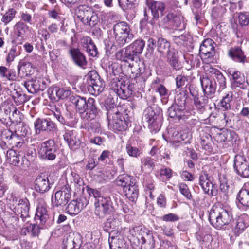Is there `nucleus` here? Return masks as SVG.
Wrapping results in <instances>:
<instances>
[{"label":"nucleus","instance_id":"473e14b6","mask_svg":"<svg viewBox=\"0 0 249 249\" xmlns=\"http://www.w3.org/2000/svg\"><path fill=\"white\" fill-rule=\"evenodd\" d=\"M0 76L10 81H15L17 79L15 72L5 66L0 67Z\"/></svg>","mask_w":249,"mask_h":249},{"label":"nucleus","instance_id":"a878e982","mask_svg":"<svg viewBox=\"0 0 249 249\" xmlns=\"http://www.w3.org/2000/svg\"><path fill=\"white\" fill-rule=\"evenodd\" d=\"M81 43L89 55L92 57H95L97 55V49L90 37H83L81 39Z\"/></svg>","mask_w":249,"mask_h":249},{"label":"nucleus","instance_id":"79ce46f5","mask_svg":"<svg viewBox=\"0 0 249 249\" xmlns=\"http://www.w3.org/2000/svg\"><path fill=\"white\" fill-rule=\"evenodd\" d=\"M16 12L14 9H10L2 16L1 21L7 24L9 23L15 17Z\"/></svg>","mask_w":249,"mask_h":249},{"label":"nucleus","instance_id":"f03ea898","mask_svg":"<svg viewBox=\"0 0 249 249\" xmlns=\"http://www.w3.org/2000/svg\"><path fill=\"white\" fill-rule=\"evenodd\" d=\"M209 219L213 227L221 229L230 223L232 219V215L220 205H214L210 210Z\"/></svg>","mask_w":249,"mask_h":249},{"label":"nucleus","instance_id":"37998d69","mask_svg":"<svg viewBox=\"0 0 249 249\" xmlns=\"http://www.w3.org/2000/svg\"><path fill=\"white\" fill-rule=\"evenodd\" d=\"M126 152L129 156L133 157H137L141 153V151L135 147H132L130 144H127L126 145Z\"/></svg>","mask_w":249,"mask_h":249},{"label":"nucleus","instance_id":"f3484780","mask_svg":"<svg viewBox=\"0 0 249 249\" xmlns=\"http://www.w3.org/2000/svg\"><path fill=\"white\" fill-rule=\"evenodd\" d=\"M3 139H5L7 142L12 146V148L21 147L23 140L21 137L16 133H13L10 130H5L2 134Z\"/></svg>","mask_w":249,"mask_h":249},{"label":"nucleus","instance_id":"b1692460","mask_svg":"<svg viewBox=\"0 0 249 249\" xmlns=\"http://www.w3.org/2000/svg\"><path fill=\"white\" fill-rule=\"evenodd\" d=\"M84 207L82 199L73 200L68 205L66 212L71 215H75L78 214Z\"/></svg>","mask_w":249,"mask_h":249},{"label":"nucleus","instance_id":"774afa93","mask_svg":"<svg viewBox=\"0 0 249 249\" xmlns=\"http://www.w3.org/2000/svg\"><path fill=\"white\" fill-rule=\"evenodd\" d=\"M125 50H120L116 54V57L117 60L125 62Z\"/></svg>","mask_w":249,"mask_h":249},{"label":"nucleus","instance_id":"6e6d98bb","mask_svg":"<svg viewBox=\"0 0 249 249\" xmlns=\"http://www.w3.org/2000/svg\"><path fill=\"white\" fill-rule=\"evenodd\" d=\"M119 6L123 10H125L132 6L133 0H118Z\"/></svg>","mask_w":249,"mask_h":249},{"label":"nucleus","instance_id":"ea45409f","mask_svg":"<svg viewBox=\"0 0 249 249\" xmlns=\"http://www.w3.org/2000/svg\"><path fill=\"white\" fill-rule=\"evenodd\" d=\"M237 199L244 206H249V191L246 189H242L239 192Z\"/></svg>","mask_w":249,"mask_h":249},{"label":"nucleus","instance_id":"13d9d810","mask_svg":"<svg viewBox=\"0 0 249 249\" xmlns=\"http://www.w3.org/2000/svg\"><path fill=\"white\" fill-rule=\"evenodd\" d=\"M136 55L132 53V52L127 47L125 49V62H129V61H133L135 60Z\"/></svg>","mask_w":249,"mask_h":249},{"label":"nucleus","instance_id":"423d86ee","mask_svg":"<svg viewBox=\"0 0 249 249\" xmlns=\"http://www.w3.org/2000/svg\"><path fill=\"white\" fill-rule=\"evenodd\" d=\"M14 30L15 36L12 42L17 45L22 44L31 33L30 27L22 21L17 22L14 26Z\"/></svg>","mask_w":249,"mask_h":249},{"label":"nucleus","instance_id":"49530a36","mask_svg":"<svg viewBox=\"0 0 249 249\" xmlns=\"http://www.w3.org/2000/svg\"><path fill=\"white\" fill-rule=\"evenodd\" d=\"M9 117L13 122L18 123L21 121L22 115L16 107L13 111L11 116H9Z\"/></svg>","mask_w":249,"mask_h":249},{"label":"nucleus","instance_id":"69168bd1","mask_svg":"<svg viewBox=\"0 0 249 249\" xmlns=\"http://www.w3.org/2000/svg\"><path fill=\"white\" fill-rule=\"evenodd\" d=\"M181 176L182 178L184 180L191 181L194 179L193 175L190 173L186 171H183L181 173Z\"/></svg>","mask_w":249,"mask_h":249},{"label":"nucleus","instance_id":"f8f14e48","mask_svg":"<svg viewBox=\"0 0 249 249\" xmlns=\"http://www.w3.org/2000/svg\"><path fill=\"white\" fill-rule=\"evenodd\" d=\"M199 184L205 193L213 196L218 194L217 186L212 182V178L208 174L203 172L199 176Z\"/></svg>","mask_w":249,"mask_h":249},{"label":"nucleus","instance_id":"4be33fe9","mask_svg":"<svg viewBox=\"0 0 249 249\" xmlns=\"http://www.w3.org/2000/svg\"><path fill=\"white\" fill-rule=\"evenodd\" d=\"M34 125L36 133H39L41 131H51L54 127L52 121L40 119H38L35 122Z\"/></svg>","mask_w":249,"mask_h":249},{"label":"nucleus","instance_id":"412c9836","mask_svg":"<svg viewBox=\"0 0 249 249\" xmlns=\"http://www.w3.org/2000/svg\"><path fill=\"white\" fill-rule=\"evenodd\" d=\"M35 188L40 193H44L50 189L48 178L44 175L37 177L36 179Z\"/></svg>","mask_w":249,"mask_h":249},{"label":"nucleus","instance_id":"052dcab7","mask_svg":"<svg viewBox=\"0 0 249 249\" xmlns=\"http://www.w3.org/2000/svg\"><path fill=\"white\" fill-rule=\"evenodd\" d=\"M176 86L178 88H179L185 84L186 78L182 75H178L176 78Z\"/></svg>","mask_w":249,"mask_h":249},{"label":"nucleus","instance_id":"603ef678","mask_svg":"<svg viewBox=\"0 0 249 249\" xmlns=\"http://www.w3.org/2000/svg\"><path fill=\"white\" fill-rule=\"evenodd\" d=\"M114 91L119 97L123 99H126L127 97V94L126 93V90L124 85H123V87L120 86L119 88L114 89Z\"/></svg>","mask_w":249,"mask_h":249},{"label":"nucleus","instance_id":"58836bf2","mask_svg":"<svg viewBox=\"0 0 249 249\" xmlns=\"http://www.w3.org/2000/svg\"><path fill=\"white\" fill-rule=\"evenodd\" d=\"M246 228L243 217H239L236 221L235 225L233 227L232 230L236 236L242 233Z\"/></svg>","mask_w":249,"mask_h":249},{"label":"nucleus","instance_id":"e2e57ef3","mask_svg":"<svg viewBox=\"0 0 249 249\" xmlns=\"http://www.w3.org/2000/svg\"><path fill=\"white\" fill-rule=\"evenodd\" d=\"M30 165V161L26 156H24L21 159V162L20 167L23 169H27Z\"/></svg>","mask_w":249,"mask_h":249},{"label":"nucleus","instance_id":"4468645a","mask_svg":"<svg viewBox=\"0 0 249 249\" xmlns=\"http://www.w3.org/2000/svg\"><path fill=\"white\" fill-rule=\"evenodd\" d=\"M234 167L240 175L244 178L249 177V161L242 155H236L234 158Z\"/></svg>","mask_w":249,"mask_h":249},{"label":"nucleus","instance_id":"09e8293b","mask_svg":"<svg viewBox=\"0 0 249 249\" xmlns=\"http://www.w3.org/2000/svg\"><path fill=\"white\" fill-rule=\"evenodd\" d=\"M12 97L15 102L18 105H21L25 101L24 95L17 91H15L14 93H12Z\"/></svg>","mask_w":249,"mask_h":249},{"label":"nucleus","instance_id":"f704fd0d","mask_svg":"<svg viewBox=\"0 0 249 249\" xmlns=\"http://www.w3.org/2000/svg\"><path fill=\"white\" fill-rule=\"evenodd\" d=\"M214 140L218 142H225L230 135V133L227 129H216L215 133L213 134Z\"/></svg>","mask_w":249,"mask_h":249},{"label":"nucleus","instance_id":"1a4fd4ad","mask_svg":"<svg viewBox=\"0 0 249 249\" xmlns=\"http://www.w3.org/2000/svg\"><path fill=\"white\" fill-rule=\"evenodd\" d=\"M83 9L79 10L78 15V18L81 22L86 25L89 26H94L98 22V18L97 15L93 11V10L88 7H83Z\"/></svg>","mask_w":249,"mask_h":249},{"label":"nucleus","instance_id":"0e129e2a","mask_svg":"<svg viewBox=\"0 0 249 249\" xmlns=\"http://www.w3.org/2000/svg\"><path fill=\"white\" fill-rule=\"evenodd\" d=\"M156 91L158 92L160 96H164L167 94L168 90L165 87L160 84L156 89Z\"/></svg>","mask_w":249,"mask_h":249},{"label":"nucleus","instance_id":"0eeeda50","mask_svg":"<svg viewBox=\"0 0 249 249\" xmlns=\"http://www.w3.org/2000/svg\"><path fill=\"white\" fill-rule=\"evenodd\" d=\"M71 197V189L67 184L52 196V201L53 206L58 207L66 204Z\"/></svg>","mask_w":249,"mask_h":249},{"label":"nucleus","instance_id":"20e7f679","mask_svg":"<svg viewBox=\"0 0 249 249\" xmlns=\"http://www.w3.org/2000/svg\"><path fill=\"white\" fill-rule=\"evenodd\" d=\"M113 33L116 43L119 47L129 43L134 37L130 25L125 21L115 24L113 27Z\"/></svg>","mask_w":249,"mask_h":249},{"label":"nucleus","instance_id":"c756f323","mask_svg":"<svg viewBox=\"0 0 249 249\" xmlns=\"http://www.w3.org/2000/svg\"><path fill=\"white\" fill-rule=\"evenodd\" d=\"M201 84L204 94L206 95H212L215 91V87L212 81L208 77L201 78Z\"/></svg>","mask_w":249,"mask_h":249},{"label":"nucleus","instance_id":"2f4dec72","mask_svg":"<svg viewBox=\"0 0 249 249\" xmlns=\"http://www.w3.org/2000/svg\"><path fill=\"white\" fill-rule=\"evenodd\" d=\"M229 54L233 60L239 62L244 63L246 58L241 49L238 47L231 49Z\"/></svg>","mask_w":249,"mask_h":249},{"label":"nucleus","instance_id":"864d4df0","mask_svg":"<svg viewBox=\"0 0 249 249\" xmlns=\"http://www.w3.org/2000/svg\"><path fill=\"white\" fill-rule=\"evenodd\" d=\"M118 234V231H112L110 233L108 242L110 249H113V248L115 247V246H114V244L115 242V240H117L116 237H117Z\"/></svg>","mask_w":249,"mask_h":249},{"label":"nucleus","instance_id":"c03bdc74","mask_svg":"<svg viewBox=\"0 0 249 249\" xmlns=\"http://www.w3.org/2000/svg\"><path fill=\"white\" fill-rule=\"evenodd\" d=\"M166 17L169 20L172 21L176 27L180 26L182 21V18L180 16L175 15L173 13H171L168 14Z\"/></svg>","mask_w":249,"mask_h":249},{"label":"nucleus","instance_id":"6e6552de","mask_svg":"<svg viewBox=\"0 0 249 249\" xmlns=\"http://www.w3.org/2000/svg\"><path fill=\"white\" fill-rule=\"evenodd\" d=\"M144 119L148 123V127L151 131L157 132L161 126V119L151 108H147L144 111Z\"/></svg>","mask_w":249,"mask_h":249},{"label":"nucleus","instance_id":"6ab92c4d","mask_svg":"<svg viewBox=\"0 0 249 249\" xmlns=\"http://www.w3.org/2000/svg\"><path fill=\"white\" fill-rule=\"evenodd\" d=\"M48 93L50 99L53 101H56L62 99L68 98L71 94V91L69 89L60 88L57 87L50 88Z\"/></svg>","mask_w":249,"mask_h":249},{"label":"nucleus","instance_id":"4c0bfd02","mask_svg":"<svg viewBox=\"0 0 249 249\" xmlns=\"http://www.w3.org/2000/svg\"><path fill=\"white\" fill-rule=\"evenodd\" d=\"M231 84L233 87H239L244 83V76L240 72L234 71L231 74Z\"/></svg>","mask_w":249,"mask_h":249},{"label":"nucleus","instance_id":"f257e3e1","mask_svg":"<svg viewBox=\"0 0 249 249\" xmlns=\"http://www.w3.org/2000/svg\"><path fill=\"white\" fill-rule=\"evenodd\" d=\"M108 126L114 131H124L130 123L128 116L121 107H113L107 109V113Z\"/></svg>","mask_w":249,"mask_h":249},{"label":"nucleus","instance_id":"a211bd4d","mask_svg":"<svg viewBox=\"0 0 249 249\" xmlns=\"http://www.w3.org/2000/svg\"><path fill=\"white\" fill-rule=\"evenodd\" d=\"M111 200L109 197L99 196L95 202L96 211L98 214H107L110 211Z\"/></svg>","mask_w":249,"mask_h":249},{"label":"nucleus","instance_id":"ddd939ff","mask_svg":"<svg viewBox=\"0 0 249 249\" xmlns=\"http://www.w3.org/2000/svg\"><path fill=\"white\" fill-rule=\"evenodd\" d=\"M74 101L76 108L80 113H83L87 110L92 111L96 110L95 101L93 98H90L87 101L85 98L76 96L74 98Z\"/></svg>","mask_w":249,"mask_h":249},{"label":"nucleus","instance_id":"cd10ccee","mask_svg":"<svg viewBox=\"0 0 249 249\" xmlns=\"http://www.w3.org/2000/svg\"><path fill=\"white\" fill-rule=\"evenodd\" d=\"M20 159L19 152L12 148L7 151L6 153V161L7 163L14 166H19Z\"/></svg>","mask_w":249,"mask_h":249},{"label":"nucleus","instance_id":"8fccbe9b","mask_svg":"<svg viewBox=\"0 0 249 249\" xmlns=\"http://www.w3.org/2000/svg\"><path fill=\"white\" fill-rule=\"evenodd\" d=\"M215 76L216 79L215 82L219 84L220 88L222 89H225L226 87V79L222 74L219 71Z\"/></svg>","mask_w":249,"mask_h":249},{"label":"nucleus","instance_id":"7ed1b4c3","mask_svg":"<svg viewBox=\"0 0 249 249\" xmlns=\"http://www.w3.org/2000/svg\"><path fill=\"white\" fill-rule=\"evenodd\" d=\"M116 184L123 189L124 195L131 201H135L139 195V189L136 179L131 176L120 175L115 180Z\"/></svg>","mask_w":249,"mask_h":249},{"label":"nucleus","instance_id":"dca6fc26","mask_svg":"<svg viewBox=\"0 0 249 249\" xmlns=\"http://www.w3.org/2000/svg\"><path fill=\"white\" fill-rule=\"evenodd\" d=\"M146 4L151 10L154 19L157 20L160 17L163 15V12L165 8L164 2L154 0H146Z\"/></svg>","mask_w":249,"mask_h":249},{"label":"nucleus","instance_id":"9d476101","mask_svg":"<svg viewBox=\"0 0 249 249\" xmlns=\"http://www.w3.org/2000/svg\"><path fill=\"white\" fill-rule=\"evenodd\" d=\"M215 43L211 39L205 40L201 45L199 53L203 62L213 59L215 54Z\"/></svg>","mask_w":249,"mask_h":249},{"label":"nucleus","instance_id":"393cba45","mask_svg":"<svg viewBox=\"0 0 249 249\" xmlns=\"http://www.w3.org/2000/svg\"><path fill=\"white\" fill-rule=\"evenodd\" d=\"M69 53L74 63L78 66L84 68L87 63L85 56L80 52L78 49H71Z\"/></svg>","mask_w":249,"mask_h":249},{"label":"nucleus","instance_id":"de8ad7c7","mask_svg":"<svg viewBox=\"0 0 249 249\" xmlns=\"http://www.w3.org/2000/svg\"><path fill=\"white\" fill-rule=\"evenodd\" d=\"M179 189L181 194L185 196L188 199H190L191 198V194L186 184L184 183L180 184L179 185Z\"/></svg>","mask_w":249,"mask_h":249},{"label":"nucleus","instance_id":"c9c22d12","mask_svg":"<svg viewBox=\"0 0 249 249\" xmlns=\"http://www.w3.org/2000/svg\"><path fill=\"white\" fill-rule=\"evenodd\" d=\"M36 218L38 219L42 224H45L48 218L45 207L42 205H39L36 208Z\"/></svg>","mask_w":249,"mask_h":249},{"label":"nucleus","instance_id":"3c124183","mask_svg":"<svg viewBox=\"0 0 249 249\" xmlns=\"http://www.w3.org/2000/svg\"><path fill=\"white\" fill-rule=\"evenodd\" d=\"M162 219L165 222H174L178 221L179 219V217L176 214L170 213L163 215L162 217Z\"/></svg>","mask_w":249,"mask_h":249},{"label":"nucleus","instance_id":"2eb2a0df","mask_svg":"<svg viewBox=\"0 0 249 249\" xmlns=\"http://www.w3.org/2000/svg\"><path fill=\"white\" fill-rule=\"evenodd\" d=\"M183 60H179V57L177 53L173 52V53H168L167 59L169 64L172 67L176 70H179L182 68H184L186 70H189L191 66H188V61L185 60V55L182 56Z\"/></svg>","mask_w":249,"mask_h":249},{"label":"nucleus","instance_id":"5fc2aeb1","mask_svg":"<svg viewBox=\"0 0 249 249\" xmlns=\"http://www.w3.org/2000/svg\"><path fill=\"white\" fill-rule=\"evenodd\" d=\"M2 107L6 114V116H10V113L13 112L16 107L11 103H4Z\"/></svg>","mask_w":249,"mask_h":249},{"label":"nucleus","instance_id":"c85d7f7f","mask_svg":"<svg viewBox=\"0 0 249 249\" xmlns=\"http://www.w3.org/2000/svg\"><path fill=\"white\" fill-rule=\"evenodd\" d=\"M171 132L172 133V135L169 136L168 140H166L173 144L180 142L187 139L189 137V134L188 132H180L179 133L175 130H171Z\"/></svg>","mask_w":249,"mask_h":249},{"label":"nucleus","instance_id":"9b49d317","mask_svg":"<svg viewBox=\"0 0 249 249\" xmlns=\"http://www.w3.org/2000/svg\"><path fill=\"white\" fill-rule=\"evenodd\" d=\"M55 143L53 140H49L42 142L38 150L39 155L42 159L53 160L55 154Z\"/></svg>","mask_w":249,"mask_h":249},{"label":"nucleus","instance_id":"680f3d73","mask_svg":"<svg viewBox=\"0 0 249 249\" xmlns=\"http://www.w3.org/2000/svg\"><path fill=\"white\" fill-rule=\"evenodd\" d=\"M160 174L161 176H164L166 178L169 179L172 176V171L169 168H165L160 170Z\"/></svg>","mask_w":249,"mask_h":249},{"label":"nucleus","instance_id":"e433bc0d","mask_svg":"<svg viewBox=\"0 0 249 249\" xmlns=\"http://www.w3.org/2000/svg\"><path fill=\"white\" fill-rule=\"evenodd\" d=\"M144 46L145 42L144 41L137 40L128 48L132 52V53L136 55L137 54H141L142 53Z\"/></svg>","mask_w":249,"mask_h":249},{"label":"nucleus","instance_id":"5701e85b","mask_svg":"<svg viewBox=\"0 0 249 249\" xmlns=\"http://www.w3.org/2000/svg\"><path fill=\"white\" fill-rule=\"evenodd\" d=\"M64 138L71 149H76L79 147L81 142L75 132L73 131H67L64 135Z\"/></svg>","mask_w":249,"mask_h":249},{"label":"nucleus","instance_id":"72a5a7b5","mask_svg":"<svg viewBox=\"0 0 249 249\" xmlns=\"http://www.w3.org/2000/svg\"><path fill=\"white\" fill-rule=\"evenodd\" d=\"M170 46V43L166 39L163 38H159L158 40V51L160 55H163L165 53H173V52L169 50Z\"/></svg>","mask_w":249,"mask_h":249},{"label":"nucleus","instance_id":"338daca9","mask_svg":"<svg viewBox=\"0 0 249 249\" xmlns=\"http://www.w3.org/2000/svg\"><path fill=\"white\" fill-rule=\"evenodd\" d=\"M157 204L161 208H164L166 206V199L164 196L161 194L157 198Z\"/></svg>","mask_w":249,"mask_h":249},{"label":"nucleus","instance_id":"a18cd8bd","mask_svg":"<svg viewBox=\"0 0 249 249\" xmlns=\"http://www.w3.org/2000/svg\"><path fill=\"white\" fill-rule=\"evenodd\" d=\"M142 168L151 171L154 166L153 160L149 157L143 158L142 160Z\"/></svg>","mask_w":249,"mask_h":249},{"label":"nucleus","instance_id":"bb28decb","mask_svg":"<svg viewBox=\"0 0 249 249\" xmlns=\"http://www.w3.org/2000/svg\"><path fill=\"white\" fill-rule=\"evenodd\" d=\"M84 185L83 179L79 175L74 172H71L70 178V187H73L75 191L79 192L84 188Z\"/></svg>","mask_w":249,"mask_h":249},{"label":"nucleus","instance_id":"bf43d9fd","mask_svg":"<svg viewBox=\"0 0 249 249\" xmlns=\"http://www.w3.org/2000/svg\"><path fill=\"white\" fill-rule=\"evenodd\" d=\"M17 209L20 211L21 213H26L28 211L29 208L26 203L24 202L22 200H20L18 203Z\"/></svg>","mask_w":249,"mask_h":249},{"label":"nucleus","instance_id":"7c9ffc66","mask_svg":"<svg viewBox=\"0 0 249 249\" xmlns=\"http://www.w3.org/2000/svg\"><path fill=\"white\" fill-rule=\"evenodd\" d=\"M80 242V236L78 233L71 232L69 233L65 241L67 249H74L78 247Z\"/></svg>","mask_w":249,"mask_h":249},{"label":"nucleus","instance_id":"a19ab883","mask_svg":"<svg viewBox=\"0 0 249 249\" xmlns=\"http://www.w3.org/2000/svg\"><path fill=\"white\" fill-rule=\"evenodd\" d=\"M213 59H210V60L207 62H203V69L206 74L210 75H216L220 71L217 69L213 68L211 64L210 63L213 61Z\"/></svg>","mask_w":249,"mask_h":249},{"label":"nucleus","instance_id":"39448f33","mask_svg":"<svg viewBox=\"0 0 249 249\" xmlns=\"http://www.w3.org/2000/svg\"><path fill=\"white\" fill-rule=\"evenodd\" d=\"M88 89L92 95H98L104 90L105 85L95 71L89 72Z\"/></svg>","mask_w":249,"mask_h":249},{"label":"nucleus","instance_id":"aec40b11","mask_svg":"<svg viewBox=\"0 0 249 249\" xmlns=\"http://www.w3.org/2000/svg\"><path fill=\"white\" fill-rule=\"evenodd\" d=\"M35 71L36 68L29 62H21L18 66V74L21 78L30 77Z\"/></svg>","mask_w":249,"mask_h":249},{"label":"nucleus","instance_id":"4d7b16f0","mask_svg":"<svg viewBox=\"0 0 249 249\" xmlns=\"http://www.w3.org/2000/svg\"><path fill=\"white\" fill-rule=\"evenodd\" d=\"M238 19L239 22L242 26H246L249 23V15L240 13Z\"/></svg>","mask_w":249,"mask_h":249}]
</instances>
